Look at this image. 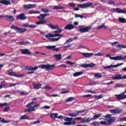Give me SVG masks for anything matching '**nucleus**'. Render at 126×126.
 Instances as JSON below:
<instances>
[{"mask_svg": "<svg viewBox=\"0 0 126 126\" xmlns=\"http://www.w3.org/2000/svg\"><path fill=\"white\" fill-rule=\"evenodd\" d=\"M51 29L55 30L57 29V30L54 31L53 33L54 34H45V36L47 39H49L50 42H56L59 41L62 37H63V34H60L61 32H63V30L61 28H59V25L54 26L51 24L47 25Z\"/></svg>", "mask_w": 126, "mask_h": 126, "instance_id": "nucleus-1", "label": "nucleus"}, {"mask_svg": "<svg viewBox=\"0 0 126 126\" xmlns=\"http://www.w3.org/2000/svg\"><path fill=\"white\" fill-rule=\"evenodd\" d=\"M55 65L52 64H46V65H40L38 66H35L34 67L31 66H27L26 67V69L29 71L27 72V74H32L34 73L35 70H37L38 69V67L40 68H42L43 69H46L47 71L50 70H53L54 68H55Z\"/></svg>", "mask_w": 126, "mask_h": 126, "instance_id": "nucleus-2", "label": "nucleus"}, {"mask_svg": "<svg viewBox=\"0 0 126 126\" xmlns=\"http://www.w3.org/2000/svg\"><path fill=\"white\" fill-rule=\"evenodd\" d=\"M34 101H32L28 104L27 105V107H28V108H29L28 109H25V113H28V112H29V113H31V112H34V111H35V108H38V107H40V104H36V103H35L34 105Z\"/></svg>", "mask_w": 126, "mask_h": 126, "instance_id": "nucleus-3", "label": "nucleus"}, {"mask_svg": "<svg viewBox=\"0 0 126 126\" xmlns=\"http://www.w3.org/2000/svg\"><path fill=\"white\" fill-rule=\"evenodd\" d=\"M64 121H65V122H67L64 123L63 125H64V126H73V125H75L76 124L74 120H72V118H64Z\"/></svg>", "mask_w": 126, "mask_h": 126, "instance_id": "nucleus-4", "label": "nucleus"}, {"mask_svg": "<svg viewBox=\"0 0 126 126\" xmlns=\"http://www.w3.org/2000/svg\"><path fill=\"white\" fill-rule=\"evenodd\" d=\"M112 79L114 80H121V79H126V74L122 76L121 74H116L113 76Z\"/></svg>", "mask_w": 126, "mask_h": 126, "instance_id": "nucleus-5", "label": "nucleus"}, {"mask_svg": "<svg viewBox=\"0 0 126 126\" xmlns=\"http://www.w3.org/2000/svg\"><path fill=\"white\" fill-rule=\"evenodd\" d=\"M126 93V89H125V92L121 94H116L115 97L118 99V100H125V99H126V95L125 94Z\"/></svg>", "mask_w": 126, "mask_h": 126, "instance_id": "nucleus-6", "label": "nucleus"}, {"mask_svg": "<svg viewBox=\"0 0 126 126\" xmlns=\"http://www.w3.org/2000/svg\"><path fill=\"white\" fill-rule=\"evenodd\" d=\"M124 63H118L117 65H110L108 66H104L103 67L104 69H111V68H114V67H118L121 65H123Z\"/></svg>", "mask_w": 126, "mask_h": 126, "instance_id": "nucleus-7", "label": "nucleus"}, {"mask_svg": "<svg viewBox=\"0 0 126 126\" xmlns=\"http://www.w3.org/2000/svg\"><path fill=\"white\" fill-rule=\"evenodd\" d=\"M96 65L95 64H94V63H91L89 64H83L79 65V66L80 67H83L84 68H88V67H94Z\"/></svg>", "mask_w": 126, "mask_h": 126, "instance_id": "nucleus-8", "label": "nucleus"}, {"mask_svg": "<svg viewBox=\"0 0 126 126\" xmlns=\"http://www.w3.org/2000/svg\"><path fill=\"white\" fill-rule=\"evenodd\" d=\"M91 29H92V26H89L86 28L80 29L78 30V31L81 32L82 33H85L86 32H88L89 30H91Z\"/></svg>", "mask_w": 126, "mask_h": 126, "instance_id": "nucleus-9", "label": "nucleus"}, {"mask_svg": "<svg viewBox=\"0 0 126 126\" xmlns=\"http://www.w3.org/2000/svg\"><path fill=\"white\" fill-rule=\"evenodd\" d=\"M109 112L112 113V114H114V115H116V114H121V113H123V109L121 108H117L110 110H109Z\"/></svg>", "mask_w": 126, "mask_h": 126, "instance_id": "nucleus-10", "label": "nucleus"}, {"mask_svg": "<svg viewBox=\"0 0 126 126\" xmlns=\"http://www.w3.org/2000/svg\"><path fill=\"white\" fill-rule=\"evenodd\" d=\"M91 121V118H82V119L81 120V124H89Z\"/></svg>", "mask_w": 126, "mask_h": 126, "instance_id": "nucleus-11", "label": "nucleus"}, {"mask_svg": "<svg viewBox=\"0 0 126 126\" xmlns=\"http://www.w3.org/2000/svg\"><path fill=\"white\" fill-rule=\"evenodd\" d=\"M20 51L22 55H32V53L28 49H20Z\"/></svg>", "mask_w": 126, "mask_h": 126, "instance_id": "nucleus-12", "label": "nucleus"}, {"mask_svg": "<svg viewBox=\"0 0 126 126\" xmlns=\"http://www.w3.org/2000/svg\"><path fill=\"white\" fill-rule=\"evenodd\" d=\"M91 5H93V3H88L85 4H81L78 5L79 7L80 8H86L87 7H89Z\"/></svg>", "mask_w": 126, "mask_h": 126, "instance_id": "nucleus-13", "label": "nucleus"}, {"mask_svg": "<svg viewBox=\"0 0 126 126\" xmlns=\"http://www.w3.org/2000/svg\"><path fill=\"white\" fill-rule=\"evenodd\" d=\"M45 47L46 48V49H49L50 50H53L54 52H59V51H60V48H56L55 45H53V46L49 45V46H46Z\"/></svg>", "mask_w": 126, "mask_h": 126, "instance_id": "nucleus-14", "label": "nucleus"}, {"mask_svg": "<svg viewBox=\"0 0 126 126\" xmlns=\"http://www.w3.org/2000/svg\"><path fill=\"white\" fill-rule=\"evenodd\" d=\"M16 19L18 20H26V19H27V17L25 16L24 13H21L17 16Z\"/></svg>", "mask_w": 126, "mask_h": 126, "instance_id": "nucleus-15", "label": "nucleus"}, {"mask_svg": "<svg viewBox=\"0 0 126 126\" xmlns=\"http://www.w3.org/2000/svg\"><path fill=\"white\" fill-rule=\"evenodd\" d=\"M36 5L35 4H24L23 8L24 9H30V8H34Z\"/></svg>", "mask_w": 126, "mask_h": 126, "instance_id": "nucleus-16", "label": "nucleus"}, {"mask_svg": "<svg viewBox=\"0 0 126 126\" xmlns=\"http://www.w3.org/2000/svg\"><path fill=\"white\" fill-rule=\"evenodd\" d=\"M112 59L115 60V61H125L126 60V55L124 56H116L115 58H111Z\"/></svg>", "mask_w": 126, "mask_h": 126, "instance_id": "nucleus-17", "label": "nucleus"}, {"mask_svg": "<svg viewBox=\"0 0 126 126\" xmlns=\"http://www.w3.org/2000/svg\"><path fill=\"white\" fill-rule=\"evenodd\" d=\"M64 28L66 30H71L72 29H74V28H75V26L73 24H68Z\"/></svg>", "mask_w": 126, "mask_h": 126, "instance_id": "nucleus-18", "label": "nucleus"}, {"mask_svg": "<svg viewBox=\"0 0 126 126\" xmlns=\"http://www.w3.org/2000/svg\"><path fill=\"white\" fill-rule=\"evenodd\" d=\"M0 3H2V4H4V5L11 4V3H10V0H2L0 1Z\"/></svg>", "mask_w": 126, "mask_h": 126, "instance_id": "nucleus-19", "label": "nucleus"}, {"mask_svg": "<svg viewBox=\"0 0 126 126\" xmlns=\"http://www.w3.org/2000/svg\"><path fill=\"white\" fill-rule=\"evenodd\" d=\"M56 61H61L62 60V54H56L53 56Z\"/></svg>", "mask_w": 126, "mask_h": 126, "instance_id": "nucleus-20", "label": "nucleus"}, {"mask_svg": "<svg viewBox=\"0 0 126 126\" xmlns=\"http://www.w3.org/2000/svg\"><path fill=\"white\" fill-rule=\"evenodd\" d=\"M115 121H116V117H113L111 118L110 119L107 120V124L108 125L113 124V123H114V122H115Z\"/></svg>", "mask_w": 126, "mask_h": 126, "instance_id": "nucleus-21", "label": "nucleus"}, {"mask_svg": "<svg viewBox=\"0 0 126 126\" xmlns=\"http://www.w3.org/2000/svg\"><path fill=\"white\" fill-rule=\"evenodd\" d=\"M82 56L85 58H89L93 56V53H82Z\"/></svg>", "mask_w": 126, "mask_h": 126, "instance_id": "nucleus-22", "label": "nucleus"}, {"mask_svg": "<svg viewBox=\"0 0 126 126\" xmlns=\"http://www.w3.org/2000/svg\"><path fill=\"white\" fill-rule=\"evenodd\" d=\"M27 31V29H22V28H18L17 33H19L22 34V33H24Z\"/></svg>", "mask_w": 126, "mask_h": 126, "instance_id": "nucleus-23", "label": "nucleus"}, {"mask_svg": "<svg viewBox=\"0 0 126 126\" xmlns=\"http://www.w3.org/2000/svg\"><path fill=\"white\" fill-rule=\"evenodd\" d=\"M40 24L41 25H43V24H47V20H40V21L37 22L36 23V25H40Z\"/></svg>", "mask_w": 126, "mask_h": 126, "instance_id": "nucleus-24", "label": "nucleus"}, {"mask_svg": "<svg viewBox=\"0 0 126 126\" xmlns=\"http://www.w3.org/2000/svg\"><path fill=\"white\" fill-rule=\"evenodd\" d=\"M9 75H11V76H16V77H22L23 76V75H17L12 71L9 73Z\"/></svg>", "mask_w": 126, "mask_h": 126, "instance_id": "nucleus-25", "label": "nucleus"}, {"mask_svg": "<svg viewBox=\"0 0 126 126\" xmlns=\"http://www.w3.org/2000/svg\"><path fill=\"white\" fill-rule=\"evenodd\" d=\"M41 86H42V85L39 83L36 84H33V89H40Z\"/></svg>", "mask_w": 126, "mask_h": 126, "instance_id": "nucleus-26", "label": "nucleus"}, {"mask_svg": "<svg viewBox=\"0 0 126 126\" xmlns=\"http://www.w3.org/2000/svg\"><path fill=\"white\" fill-rule=\"evenodd\" d=\"M6 18L8 21H13L14 20V17L12 16H6Z\"/></svg>", "mask_w": 126, "mask_h": 126, "instance_id": "nucleus-27", "label": "nucleus"}, {"mask_svg": "<svg viewBox=\"0 0 126 126\" xmlns=\"http://www.w3.org/2000/svg\"><path fill=\"white\" fill-rule=\"evenodd\" d=\"M82 74H83V71L77 72L73 74V76L76 77L77 76H79V75H81Z\"/></svg>", "mask_w": 126, "mask_h": 126, "instance_id": "nucleus-28", "label": "nucleus"}, {"mask_svg": "<svg viewBox=\"0 0 126 126\" xmlns=\"http://www.w3.org/2000/svg\"><path fill=\"white\" fill-rule=\"evenodd\" d=\"M102 76V73H94V77H95V78H100Z\"/></svg>", "mask_w": 126, "mask_h": 126, "instance_id": "nucleus-29", "label": "nucleus"}, {"mask_svg": "<svg viewBox=\"0 0 126 126\" xmlns=\"http://www.w3.org/2000/svg\"><path fill=\"white\" fill-rule=\"evenodd\" d=\"M101 114H96L94 115L93 118H91L92 121H93V120H97L98 118H100L101 117Z\"/></svg>", "mask_w": 126, "mask_h": 126, "instance_id": "nucleus-30", "label": "nucleus"}, {"mask_svg": "<svg viewBox=\"0 0 126 126\" xmlns=\"http://www.w3.org/2000/svg\"><path fill=\"white\" fill-rule=\"evenodd\" d=\"M53 9H64V7L59 6H53Z\"/></svg>", "mask_w": 126, "mask_h": 126, "instance_id": "nucleus-31", "label": "nucleus"}, {"mask_svg": "<svg viewBox=\"0 0 126 126\" xmlns=\"http://www.w3.org/2000/svg\"><path fill=\"white\" fill-rule=\"evenodd\" d=\"M58 114L57 113H52L50 114V117L52 119H56V118H58Z\"/></svg>", "mask_w": 126, "mask_h": 126, "instance_id": "nucleus-32", "label": "nucleus"}, {"mask_svg": "<svg viewBox=\"0 0 126 126\" xmlns=\"http://www.w3.org/2000/svg\"><path fill=\"white\" fill-rule=\"evenodd\" d=\"M20 120H29V117L26 116V115H23L21 117Z\"/></svg>", "mask_w": 126, "mask_h": 126, "instance_id": "nucleus-33", "label": "nucleus"}, {"mask_svg": "<svg viewBox=\"0 0 126 126\" xmlns=\"http://www.w3.org/2000/svg\"><path fill=\"white\" fill-rule=\"evenodd\" d=\"M118 21L121 23H126V19L124 18H120L118 19Z\"/></svg>", "mask_w": 126, "mask_h": 126, "instance_id": "nucleus-34", "label": "nucleus"}, {"mask_svg": "<svg viewBox=\"0 0 126 126\" xmlns=\"http://www.w3.org/2000/svg\"><path fill=\"white\" fill-rule=\"evenodd\" d=\"M4 87H6V83L4 81L1 83L0 88H4Z\"/></svg>", "mask_w": 126, "mask_h": 126, "instance_id": "nucleus-35", "label": "nucleus"}, {"mask_svg": "<svg viewBox=\"0 0 126 126\" xmlns=\"http://www.w3.org/2000/svg\"><path fill=\"white\" fill-rule=\"evenodd\" d=\"M27 44H30V42L28 41H20L19 45H27Z\"/></svg>", "mask_w": 126, "mask_h": 126, "instance_id": "nucleus-36", "label": "nucleus"}, {"mask_svg": "<svg viewBox=\"0 0 126 126\" xmlns=\"http://www.w3.org/2000/svg\"><path fill=\"white\" fill-rule=\"evenodd\" d=\"M37 18L39 20H44L45 17H44V15H43V14H41L39 16L37 17Z\"/></svg>", "mask_w": 126, "mask_h": 126, "instance_id": "nucleus-37", "label": "nucleus"}, {"mask_svg": "<svg viewBox=\"0 0 126 126\" xmlns=\"http://www.w3.org/2000/svg\"><path fill=\"white\" fill-rule=\"evenodd\" d=\"M100 125H105V126H108V121H101L100 122Z\"/></svg>", "mask_w": 126, "mask_h": 126, "instance_id": "nucleus-38", "label": "nucleus"}, {"mask_svg": "<svg viewBox=\"0 0 126 126\" xmlns=\"http://www.w3.org/2000/svg\"><path fill=\"white\" fill-rule=\"evenodd\" d=\"M104 55H105L104 53L99 52L97 54H94V56H96L97 57H102V56H104Z\"/></svg>", "mask_w": 126, "mask_h": 126, "instance_id": "nucleus-39", "label": "nucleus"}, {"mask_svg": "<svg viewBox=\"0 0 126 126\" xmlns=\"http://www.w3.org/2000/svg\"><path fill=\"white\" fill-rule=\"evenodd\" d=\"M117 48H119L120 49H126V46L118 44L117 45Z\"/></svg>", "mask_w": 126, "mask_h": 126, "instance_id": "nucleus-40", "label": "nucleus"}, {"mask_svg": "<svg viewBox=\"0 0 126 126\" xmlns=\"http://www.w3.org/2000/svg\"><path fill=\"white\" fill-rule=\"evenodd\" d=\"M107 27L105 25H102L98 27V30H100V29H106Z\"/></svg>", "mask_w": 126, "mask_h": 126, "instance_id": "nucleus-41", "label": "nucleus"}, {"mask_svg": "<svg viewBox=\"0 0 126 126\" xmlns=\"http://www.w3.org/2000/svg\"><path fill=\"white\" fill-rule=\"evenodd\" d=\"M91 125L92 126H99L100 123H99V122H98L94 121V122H93Z\"/></svg>", "mask_w": 126, "mask_h": 126, "instance_id": "nucleus-42", "label": "nucleus"}, {"mask_svg": "<svg viewBox=\"0 0 126 126\" xmlns=\"http://www.w3.org/2000/svg\"><path fill=\"white\" fill-rule=\"evenodd\" d=\"M94 98H96V99H102L103 98V95L100 94L98 95H95L94 96Z\"/></svg>", "mask_w": 126, "mask_h": 126, "instance_id": "nucleus-43", "label": "nucleus"}, {"mask_svg": "<svg viewBox=\"0 0 126 126\" xmlns=\"http://www.w3.org/2000/svg\"><path fill=\"white\" fill-rule=\"evenodd\" d=\"M11 29H15L16 32H17L18 30V27H17V26H12L10 27Z\"/></svg>", "mask_w": 126, "mask_h": 126, "instance_id": "nucleus-44", "label": "nucleus"}, {"mask_svg": "<svg viewBox=\"0 0 126 126\" xmlns=\"http://www.w3.org/2000/svg\"><path fill=\"white\" fill-rule=\"evenodd\" d=\"M68 116H69L70 117H77V116H78V114H75L72 113L68 114Z\"/></svg>", "mask_w": 126, "mask_h": 126, "instance_id": "nucleus-45", "label": "nucleus"}, {"mask_svg": "<svg viewBox=\"0 0 126 126\" xmlns=\"http://www.w3.org/2000/svg\"><path fill=\"white\" fill-rule=\"evenodd\" d=\"M66 63H68V64H70V65H71V66H72V65H73V64H75V63H72L70 61H67L66 62Z\"/></svg>", "mask_w": 126, "mask_h": 126, "instance_id": "nucleus-46", "label": "nucleus"}, {"mask_svg": "<svg viewBox=\"0 0 126 126\" xmlns=\"http://www.w3.org/2000/svg\"><path fill=\"white\" fill-rule=\"evenodd\" d=\"M1 123H2L3 124H8L9 123V121L5 120V119H2L1 120Z\"/></svg>", "mask_w": 126, "mask_h": 126, "instance_id": "nucleus-47", "label": "nucleus"}, {"mask_svg": "<svg viewBox=\"0 0 126 126\" xmlns=\"http://www.w3.org/2000/svg\"><path fill=\"white\" fill-rule=\"evenodd\" d=\"M41 11H42L43 12H49V11H50V10L46 8H42L41 9Z\"/></svg>", "mask_w": 126, "mask_h": 126, "instance_id": "nucleus-48", "label": "nucleus"}, {"mask_svg": "<svg viewBox=\"0 0 126 126\" xmlns=\"http://www.w3.org/2000/svg\"><path fill=\"white\" fill-rule=\"evenodd\" d=\"M83 18V16L80 15V14H76L75 15V18Z\"/></svg>", "mask_w": 126, "mask_h": 126, "instance_id": "nucleus-49", "label": "nucleus"}, {"mask_svg": "<svg viewBox=\"0 0 126 126\" xmlns=\"http://www.w3.org/2000/svg\"><path fill=\"white\" fill-rule=\"evenodd\" d=\"M73 100H74V97H70L66 100V102H71Z\"/></svg>", "mask_w": 126, "mask_h": 126, "instance_id": "nucleus-50", "label": "nucleus"}, {"mask_svg": "<svg viewBox=\"0 0 126 126\" xmlns=\"http://www.w3.org/2000/svg\"><path fill=\"white\" fill-rule=\"evenodd\" d=\"M114 87H115V88H117V87L124 88V85L121 84H117L116 85V86Z\"/></svg>", "mask_w": 126, "mask_h": 126, "instance_id": "nucleus-51", "label": "nucleus"}, {"mask_svg": "<svg viewBox=\"0 0 126 126\" xmlns=\"http://www.w3.org/2000/svg\"><path fill=\"white\" fill-rule=\"evenodd\" d=\"M10 108L9 106H7L6 108H5L3 110V112H8L10 110Z\"/></svg>", "mask_w": 126, "mask_h": 126, "instance_id": "nucleus-52", "label": "nucleus"}, {"mask_svg": "<svg viewBox=\"0 0 126 126\" xmlns=\"http://www.w3.org/2000/svg\"><path fill=\"white\" fill-rule=\"evenodd\" d=\"M108 4H115V2L114 0H110L108 1Z\"/></svg>", "mask_w": 126, "mask_h": 126, "instance_id": "nucleus-53", "label": "nucleus"}, {"mask_svg": "<svg viewBox=\"0 0 126 126\" xmlns=\"http://www.w3.org/2000/svg\"><path fill=\"white\" fill-rule=\"evenodd\" d=\"M105 57H106V58H109V59L110 60H114V61H116L115 59H112L111 58H116V57H112L111 56H110V54H107L105 56Z\"/></svg>", "mask_w": 126, "mask_h": 126, "instance_id": "nucleus-54", "label": "nucleus"}, {"mask_svg": "<svg viewBox=\"0 0 126 126\" xmlns=\"http://www.w3.org/2000/svg\"><path fill=\"white\" fill-rule=\"evenodd\" d=\"M113 83H114V82L111 81L107 83H103V85H110V84H113Z\"/></svg>", "mask_w": 126, "mask_h": 126, "instance_id": "nucleus-55", "label": "nucleus"}, {"mask_svg": "<svg viewBox=\"0 0 126 126\" xmlns=\"http://www.w3.org/2000/svg\"><path fill=\"white\" fill-rule=\"evenodd\" d=\"M8 105V103H0V106L1 107H3L4 106H7Z\"/></svg>", "mask_w": 126, "mask_h": 126, "instance_id": "nucleus-56", "label": "nucleus"}, {"mask_svg": "<svg viewBox=\"0 0 126 126\" xmlns=\"http://www.w3.org/2000/svg\"><path fill=\"white\" fill-rule=\"evenodd\" d=\"M44 89H46V90H49L50 89H52V88H51L50 86H46L45 87H44Z\"/></svg>", "mask_w": 126, "mask_h": 126, "instance_id": "nucleus-57", "label": "nucleus"}, {"mask_svg": "<svg viewBox=\"0 0 126 126\" xmlns=\"http://www.w3.org/2000/svg\"><path fill=\"white\" fill-rule=\"evenodd\" d=\"M29 27H30V28H36V26L34 25H29Z\"/></svg>", "mask_w": 126, "mask_h": 126, "instance_id": "nucleus-58", "label": "nucleus"}, {"mask_svg": "<svg viewBox=\"0 0 126 126\" xmlns=\"http://www.w3.org/2000/svg\"><path fill=\"white\" fill-rule=\"evenodd\" d=\"M16 86V84H15V83L10 84L9 87H14Z\"/></svg>", "mask_w": 126, "mask_h": 126, "instance_id": "nucleus-59", "label": "nucleus"}, {"mask_svg": "<svg viewBox=\"0 0 126 126\" xmlns=\"http://www.w3.org/2000/svg\"><path fill=\"white\" fill-rule=\"evenodd\" d=\"M77 114H81V113H84V110H79L77 111Z\"/></svg>", "mask_w": 126, "mask_h": 126, "instance_id": "nucleus-60", "label": "nucleus"}, {"mask_svg": "<svg viewBox=\"0 0 126 126\" xmlns=\"http://www.w3.org/2000/svg\"><path fill=\"white\" fill-rule=\"evenodd\" d=\"M73 40L71 39H69L66 40V42L65 44H67V43H69V42H72Z\"/></svg>", "mask_w": 126, "mask_h": 126, "instance_id": "nucleus-61", "label": "nucleus"}, {"mask_svg": "<svg viewBox=\"0 0 126 126\" xmlns=\"http://www.w3.org/2000/svg\"><path fill=\"white\" fill-rule=\"evenodd\" d=\"M23 27H24V28H26L27 27H29V25L28 24H23Z\"/></svg>", "mask_w": 126, "mask_h": 126, "instance_id": "nucleus-62", "label": "nucleus"}, {"mask_svg": "<svg viewBox=\"0 0 126 126\" xmlns=\"http://www.w3.org/2000/svg\"><path fill=\"white\" fill-rule=\"evenodd\" d=\"M111 116H112V115L111 114H107L104 116V118H111Z\"/></svg>", "mask_w": 126, "mask_h": 126, "instance_id": "nucleus-63", "label": "nucleus"}, {"mask_svg": "<svg viewBox=\"0 0 126 126\" xmlns=\"http://www.w3.org/2000/svg\"><path fill=\"white\" fill-rule=\"evenodd\" d=\"M120 121H122V122H124V121H126V117L120 119Z\"/></svg>", "mask_w": 126, "mask_h": 126, "instance_id": "nucleus-64", "label": "nucleus"}]
</instances>
